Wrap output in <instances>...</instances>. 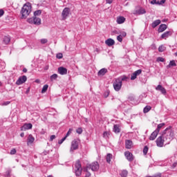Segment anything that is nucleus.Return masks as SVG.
Instances as JSON below:
<instances>
[{
    "instance_id": "f257e3e1",
    "label": "nucleus",
    "mask_w": 177,
    "mask_h": 177,
    "mask_svg": "<svg viewBox=\"0 0 177 177\" xmlns=\"http://www.w3.org/2000/svg\"><path fill=\"white\" fill-rule=\"evenodd\" d=\"M162 136L163 138L165 139L166 145H169V143L174 140V138L175 136L174 130H172V127L169 126V127L166 128L163 131Z\"/></svg>"
},
{
    "instance_id": "f03ea898",
    "label": "nucleus",
    "mask_w": 177,
    "mask_h": 177,
    "mask_svg": "<svg viewBox=\"0 0 177 177\" xmlns=\"http://www.w3.org/2000/svg\"><path fill=\"white\" fill-rule=\"evenodd\" d=\"M31 13V3H27L24 5L21 10L22 19H27V17Z\"/></svg>"
},
{
    "instance_id": "7ed1b4c3",
    "label": "nucleus",
    "mask_w": 177,
    "mask_h": 177,
    "mask_svg": "<svg viewBox=\"0 0 177 177\" xmlns=\"http://www.w3.org/2000/svg\"><path fill=\"white\" fill-rule=\"evenodd\" d=\"M80 143H81V141L80 140V139L73 140L71 144L70 153H74L75 150H78Z\"/></svg>"
},
{
    "instance_id": "20e7f679",
    "label": "nucleus",
    "mask_w": 177,
    "mask_h": 177,
    "mask_svg": "<svg viewBox=\"0 0 177 177\" xmlns=\"http://www.w3.org/2000/svg\"><path fill=\"white\" fill-rule=\"evenodd\" d=\"M75 172L76 176H81V174H82V167H81V162L80 161L75 164Z\"/></svg>"
},
{
    "instance_id": "39448f33",
    "label": "nucleus",
    "mask_w": 177,
    "mask_h": 177,
    "mask_svg": "<svg viewBox=\"0 0 177 177\" xmlns=\"http://www.w3.org/2000/svg\"><path fill=\"white\" fill-rule=\"evenodd\" d=\"M89 169H91V171H97V169H99V163L94 162L84 168V171H89Z\"/></svg>"
},
{
    "instance_id": "423d86ee",
    "label": "nucleus",
    "mask_w": 177,
    "mask_h": 177,
    "mask_svg": "<svg viewBox=\"0 0 177 177\" xmlns=\"http://www.w3.org/2000/svg\"><path fill=\"white\" fill-rule=\"evenodd\" d=\"M113 88L116 92H119V91H121V88L122 87V82H121V80L116 79L113 84Z\"/></svg>"
},
{
    "instance_id": "0eeeda50",
    "label": "nucleus",
    "mask_w": 177,
    "mask_h": 177,
    "mask_svg": "<svg viewBox=\"0 0 177 177\" xmlns=\"http://www.w3.org/2000/svg\"><path fill=\"white\" fill-rule=\"evenodd\" d=\"M156 146H158V147H162L164 146V143L167 145V141L165 140V138H164L162 136H160V137H158L156 139Z\"/></svg>"
},
{
    "instance_id": "6e6552de",
    "label": "nucleus",
    "mask_w": 177,
    "mask_h": 177,
    "mask_svg": "<svg viewBox=\"0 0 177 177\" xmlns=\"http://www.w3.org/2000/svg\"><path fill=\"white\" fill-rule=\"evenodd\" d=\"M70 15V8H65L62 12V20H66L67 17Z\"/></svg>"
},
{
    "instance_id": "1a4fd4ad",
    "label": "nucleus",
    "mask_w": 177,
    "mask_h": 177,
    "mask_svg": "<svg viewBox=\"0 0 177 177\" xmlns=\"http://www.w3.org/2000/svg\"><path fill=\"white\" fill-rule=\"evenodd\" d=\"M28 129H32V124L26 123L21 127V131H28Z\"/></svg>"
},
{
    "instance_id": "9d476101",
    "label": "nucleus",
    "mask_w": 177,
    "mask_h": 177,
    "mask_svg": "<svg viewBox=\"0 0 177 177\" xmlns=\"http://www.w3.org/2000/svg\"><path fill=\"white\" fill-rule=\"evenodd\" d=\"M26 81H27V76L24 75V76L20 77L17 80L16 84H17V85H21V84H24V82H26Z\"/></svg>"
},
{
    "instance_id": "9b49d317",
    "label": "nucleus",
    "mask_w": 177,
    "mask_h": 177,
    "mask_svg": "<svg viewBox=\"0 0 177 177\" xmlns=\"http://www.w3.org/2000/svg\"><path fill=\"white\" fill-rule=\"evenodd\" d=\"M156 91H160V92H161L162 95H167V90L165 89V88H164L162 86H161V84H158L156 87Z\"/></svg>"
},
{
    "instance_id": "f8f14e48",
    "label": "nucleus",
    "mask_w": 177,
    "mask_h": 177,
    "mask_svg": "<svg viewBox=\"0 0 177 177\" xmlns=\"http://www.w3.org/2000/svg\"><path fill=\"white\" fill-rule=\"evenodd\" d=\"M124 156H125L127 160H128V161H130V162L133 161V155L132 154V153H131L129 151H125Z\"/></svg>"
},
{
    "instance_id": "ddd939ff",
    "label": "nucleus",
    "mask_w": 177,
    "mask_h": 177,
    "mask_svg": "<svg viewBox=\"0 0 177 177\" xmlns=\"http://www.w3.org/2000/svg\"><path fill=\"white\" fill-rule=\"evenodd\" d=\"M58 74H60V75H66L67 74V68L60 66L58 68Z\"/></svg>"
},
{
    "instance_id": "4468645a",
    "label": "nucleus",
    "mask_w": 177,
    "mask_h": 177,
    "mask_svg": "<svg viewBox=\"0 0 177 177\" xmlns=\"http://www.w3.org/2000/svg\"><path fill=\"white\" fill-rule=\"evenodd\" d=\"M172 35V32L171 31H166L161 35L162 39H166V38H168Z\"/></svg>"
},
{
    "instance_id": "2eb2a0df",
    "label": "nucleus",
    "mask_w": 177,
    "mask_h": 177,
    "mask_svg": "<svg viewBox=\"0 0 177 177\" xmlns=\"http://www.w3.org/2000/svg\"><path fill=\"white\" fill-rule=\"evenodd\" d=\"M34 140H35V138L32 136V135L30 134L28 136V139H27L28 146L30 145H32V143H34Z\"/></svg>"
},
{
    "instance_id": "dca6fc26",
    "label": "nucleus",
    "mask_w": 177,
    "mask_h": 177,
    "mask_svg": "<svg viewBox=\"0 0 177 177\" xmlns=\"http://www.w3.org/2000/svg\"><path fill=\"white\" fill-rule=\"evenodd\" d=\"M105 44L106 45H107V46H113V45L115 44V41H114V39L109 38L105 41Z\"/></svg>"
},
{
    "instance_id": "f3484780",
    "label": "nucleus",
    "mask_w": 177,
    "mask_h": 177,
    "mask_svg": "<svg viewBox=\"0 0 177 177\" xmlns=\"http://www.w3.org/2000/svg\"><path fill=\"white\" fill-rule=\"evenodd\" d=\"M132 140H126L125 141V147L126 149H132Z\"/></svg>"
},
{
    "instance_id": "a211bd4d",
    "label": "nucleus",
    "mask_w": 177,
    "mask_h": 177,
    "mask_svg": "<svg viewBox=\"0 0 177 177\" xmlns=\"http://www.w3.org/2000/svg\"><path fill=\"white\" fill-rule=\"evenodd\" d=\"M158 135V131L155 130L150 136L149 140H155L156 138H157V136Z\"/></svg>"
},
{
    "instance_id": "6ab92c4d",
    "label": "nucleus",
    "mask_w": 177,
    "mask_h": 177,
    "mask_svg": "<svg viewBox=\"0 0 177 177\" xmlns=\"http://www.w3.org/2000/svg\"><path fill=\"white\" fill-rule=\"evenodd\" d=\"M167 30V25L165 24H161L160 25L158 31V32H164Z\"/></svg>"
},
{
    "instance_id": "aec40b11",
    "label": "nucleus",
    "mask_w": 177,
    "mask_h": 177,
    "mask_svg": "<svg viewBox=\"0 0 177 177\" xmlns=\"http://www.w3.org/2000/svg\"><path fill=\"white\" fill-rule=\"evenodd\" d=\"M116 23H118V24H122L123 23H125V17H118L116 19Z\"/></svg>"
},
{
    "instance_id": "412c9836",
    "label": "nucleus",
    "mask_w": 177,
    "mask_h": 177,
    "mask_svg": "<svg viewBox=\"0 0 177 177\" xmlns=\"http://www.w3.org/2000/svg\"><path fill=\"white\" fill-rule=\"evenodd\" d=\"M33 24L39 26V24H41V19L37 17H33Z\"/></svg>"
},
{
    "instance_id": "4be33fe9",
    "label": "nucleus",
    "mask_w": 177,
    "mask_h": 177,
    "mask_svg": "<svg viewBox=\"0 0 177 177\" xmlns=\"http://www.w3.org/2000/svg\"><path fill=\"white\" fill-rule=\"evenodd\" d=\"M161 24V20L160 19H156L155 20L152 24H151V27L152 28H156L157 26H159V24Z\"/></svg>"
},
{
    "instance_id": "5701e85b",
    "label": "nucleus",
    "mask_w": 177,
    "mask_h": 177,
    "mask_svg": "<svg viewBox=\"0 0 177 177\" xmlns=\"http://www.w3.org/2000/svg\"><path fill=\"white\" fill-rule=\"evenodd\" d=\"M113 132H115V133H120V132H121V129H120V126H118V124H114V126H113Z\"/></svg>"
},
{
    "instance_id": "b1692460",
    "label": "nucleus",
    "mask_w": 177,
    "mask_h": 177,
    "mask_svg": "<svg viewBox=\"0 0 177 177\" xmlns=\"http://www.w3.org/2000/svg\"><path fill=\"white\" fill-rule=\"evenodd\" d=\"M171 67H176V62H175V60L170 61L169 64L167 66V68H171Z\"/></svg>"
},
{
    "instance_id": "393cba45",
    "label": "nucleus",
    "mask_w": 177,
    "mask_h": 177,
    "mask_svg": "<svg viewBox=\"0 0 177 177\" xmlns=\"http://www.w3.org/2000/svg\"><path fill=\"white\" fill-rule=\"evenodd\" d=\"M107 73V68H103L98 71V75H104Z\"/></svg>"
},
{
    "instance_id": "a878e982",
    "label": "nucleus",
    "mask_w": 177,
    "mask_h": 177,
    "mask_svg": "<svg viewBox=\"0 0 177 177\" xmlns=\"http://www.w3.org/2000/svg\"><path fill=\"white\" fill-rule=\"evenodd\" d=\"M145 13H146V10L143 8H140L136 11L135 15H145Z\"/></svg>"
},
{
    "instance_id": "bb28decb",
    "label": "nucleus",
    "mask_w": 177,
    "mask_h": 177,
    "mask_svg": "<svg viewBox=\"0 0 177 177\" xmlns=\"http://www.w3.org/2000/svg\"><path fill=\"white\" fill-rule=\"evenodd\" d=\"M3 42H4V44H6V45H8V44H9V42H10V37L5 36L3 37Z\"/></svg>"
},
{
    "instance_id": "cd10ccee",
    "label": "nucleus",
    "mask_w": 177,
    "mask_h": 177,
    "mask_svg": "<svg viewBox=\"0 0 177 177\" xmlns=\"http://www.w3.org/2000/svg\"><path fill=\"white\" fill-rule=\"evenodd\" d=\"M151 110V106H146L143 109V113L146 114L147 113H149Z\"/></svg>"
},
{
    "instance_id": "c85d7f7f",
    "label": "nucleus",
    "mask_w": 177,
    "mask_h": 177,
    "mask_svg": "<svg viewBox=\"0 0 177 177\" xmlns=\"http://www.w3.org/2000/svg\"><path fill=\"white\" fill-rule=\"evenodd\" d=\"M120 176L122 177H127L128 176V171L127 170H122L120 174Z\"/></svg>"
},
{
    "instance_id": "c756f323",
    "label": "nucleus",
    "mask_w": 177,
    "mask_h": 177,
    "mask_svg": "<svg viewBox=\"0 0 177 177\" xmlns=\"http://www.w3.org/2000/svg\"><path fill=\"white\" fill-rule=\"evenodd\" d=\"M164 125H165V123L159 124L155 131L158 133L160 132V129H161V128H162V127H164Z\"/></svg>"
},
{
    "instance_id": "7c9ffc66",
    "label": "nucleus",
    "mask_w": 177,
    "mask_h": 177,
    "mask_svg": "<svg viewBox=\"0 0 177 177\" xmlns=\"http://www.w3.org/2000/svg\"><path fill=\"white\" fill-rule=\"evenodd\" d=\"M112 157H113V155L111 153H108L106 155V162H109V164H110Z\"/></svg>"
},
{
    "instance_id": "2f4dec72",
    "label": "nucleus",
    "mask_w": 177,
    "mask_h": 177,
    "mask_svg": "<svg viewBox=\"0 0 177 177\" xmlns=\"http://www.w3.org/2000/svg\"><path fill=\"white\" fill-rule=\"evenodd\" d=\"M48 88H49L48 84L44 85L41 89V93H45L48 91Z\"/></svg>"
},
{
    "instance_id": "473e14b6",
    "label": "nucleus",
    "mask_w": 177,
    "mask_h": 177,
    "mask_svg": "<svg viewBox=\"0 0 177 177\" xmlns=\"http://www.w3.org/2000/svg\"><path fill=\"white\" fill-rule=\"evenodd\" d=\"M57 74H53L50 76V81H55V80H57Z\"/></svg>"
},
{
    "instance_id": "72a5a7b5",
    "label": "nucleus",
    "mask_w": 177,
    "mask_h": 177,
    "mask_svg": "<svg viewBox=\"0 0 177 177\" xmlns=\"http://www.w3.org/2000/svg\"><path fill=\"white\" fill-rule=\"evenodd\" d=\"M41 13H42V11L41 10H37L34 12V17L39 16L41 15Z\"/></svg>"
},
{
    "instance_id": "f704fd0d",
    "label": "nucleus",
    "mask_w": 177,
    "mask_h": 177,
    "mask_svg": "<svg viewBox=\"0 0 177 177\" xmlns=\"http://www.w3.org/2000/svg\"><path fill=\"white\" fill-rule=\"evenodd\" d=\"M109 135H110V133L105 131L103 133V138H104V139H107Z\"/></svg>"
},
{
    "instance_id": "c9c22d12",
    "label": "nucleus",
    "mask_w": 177,
    "mask_h": 177,
    "mask_svg": "<svg viewBox=\"0 0 177 177\" xmlns=\"http://www.w3.org/2000/svg\"><path fill=\"white\" fill-rule=\"evenodd\" d=\"M149 151V147L147 146H145L143 149V154L146 156L147 154V152Z\"/></svg>"
},
{
    "instance_id": "e433bc0d",
    "label": "nucleus",
    "mask_w": 177,
    "mask_h": 177,
    "mask_svg": "<svg viewBox=\"0 0 177 177\" xmlns=\"http://www.w3.org/2000/svg\"><path fill=\"white\" fill-rule=\"evenodd\" d=\"M71 132H73V129H69L65 136V138H68V136H70V135H71Z\"/></svg>"
},
{
    "instance_id": "4c0bfd02",
    "label": "nucleus",
    "mask_w": 177,
    "mask_h": 177,
    "mask_svg": "<svg viewBox=\"0 0 177 177\" xmlns=\"http://www.w3.org/2000/svg\"><path fill=\"white\" fill-rule=\"evenodd\" d=\"M156 62H161L162 63H164V62H165V59L163 57H158L156 59Z\"/></svg>"
},
{
    "instance_id": "58836bf2",
    "label": "nucleus",
    "mask_w": 177,
    "mask_h": 177,
    "mask_svg": "<svg viewBox=\"0 0 177 177\" xmlns=\"http://www.w3.org/2000/svg\"><path fill=\"white\" fill-rule=\"evenodd\" d=\"M117 80H119L121 81V82H122V81H127V80H128V77L127 76H123L122 77H119Z\"/></svg>"
},
{
    "instance_id": "ea45409f",
    "label": "nucleus",
    "mask_w": 177,
    "mask_h": 177,
    "mask_svg": "<svg viewBox=\"0 0 177 177\" xmlns=\"http://www.w3.org/2000/svg\"><path fill=\"white\" fill-rule=\"evenodd\" d=\"M134 74L138 77V75H140L142 74V69H139L134 72Z\"/></svg>"
},
{
    "instance_id": "a19ab883",
    "label": "nucleus",
    "mask_w": 177,
    "mask_h": 177,
    "mask_svg": "<svg viewBox=\"0 0 177 177\" xmlns=\"http://www.w3.org/2000/svg\"><path fill=\"white\" fill-rule=\"evenodd\" d=\"M28 23H30V24H34V17L32 18H29L27 19Z\"/></svg>"
},
{
    "instance_id": "79ce46f5",
    "label": "nucleus",
    "mask_w": 177,
    "mask_h": 177,
    "mask_svg": "<svg viewBox=\"0 0 177 177\" xmlns=\"http://www.w3.org/2000/svg\"><path fill=\"white\" fill-rule=\"evenodd\" d=\"M165 50V47L164 46H160L158 48V51L159 52H164Z\"/></svg>"
},
{
    "instance_id": "37998d69",
    "label": "nucleus",
    "mask_w": 177,
    "mask_h": 177,
    "mask_svg": "<svg viewBox=\"0 0 177 177\" xmlns=\"http://www.w3.org/2000/svg\"><path fill=\"white\" fill-rule=\"evenodd\" d=\"M56 57H57V59H63V54L58 53V54H57Z\"/></svg>"
},
{
    "instance_id": "c03bdc74",
    "label": "nucleus",
    "mask_w": 177,
    "mask_h": 177,
    "mask_svg": "<svg viewBox=\"0 0 177 177\" xmlns=\"http://www.w3.org/2000/svg\"><path fill=\"white\" fill-rule=\"evenodd\" d=\"M164 3H165V0H161L160 1H158L157 5H164Z\"/></svg>"
},
{
    "instance_id": "a18cd8bd",
    "label": "nucleus",
    "mask_w": 177,
    "mask_h": 177,
    "mask_svg": "<svg viewBox=\"0 0 177 177\" xmlns=\"http://www.w3.org/2000/svg\"><path fill=\"white\" fill-rule=\"evenodd\" d=\"M136 74L133 73L132 75H131V81H133L134 80H136Z\"/></svg>"
},
{
    "instance_id": "49530a36",
    "label": "nucleus",
    "mask_w": 177,
    "mask_h": 177,
    "mask_svg": "<svg viewBox=\"0 0 177 177\" xmlns=\"http://www.w3.org/2000/svg\"><path fill=\"white\" fill-rule=\"evenodd\" d=\"M66 139H67V138L66 137H64L62 139H61L60 140L58 141V144L62 145V143H63V142H64V140H66Z\"/></svg>"
},
{
    "instance_id": "de8ad7c7",
    "label": "nucleus",
    "mask_w": 177,
    "mask_h": 177,
    "mask_svg": "<svg viewBox=\"0 0 177 177\" xmlns=\"http://www.w3.org/2000/svg\"><path fill=\"white\" fill-rule=\"evenodd\" d=\"M117 39L119 42H122V35L118 36Z\"/></svg>"
},
{
    "instance_id": "09e8293b",
    "label": "nucleus",
    "mask_w": 177,
    "mask_h": 177,
    "mask_svg": "<svg viewBox=\"0 0 177 177\" xmlns=\"http://www.w3.org/2000/svg\"><path fill=\"white\" fill-rule=\"evenodd\" d=\"M77 133H79V135H81V133H82V128H78L76 130Z\"/></svg>"
},
{
    "instance_id": "8fccbe9b",
    "label": "nucleus",
    "mask_w": 177,
    "mask_h": 177,
    "mask_svg": "<svg viewBox=\"0 0 177 177\" xmlns=\"http://www.w3.org/2000/svg\"><path fill=\"white\" fill-rule=\"evenodd\" d=\"M11 172L12 171H7L6 172V174H5V176L6 177H10V174H11Z\"/></svg>"
},
{
    "instance_id": "3c124183",
    "label": "nucleus",
    "mask_w": 177,
    "mask_h": 177,
    "mask_svg": "<svg viewBox=\"0 0 177 177\" xmlns=\"http://www.w3.org/2000/svg\"><path fill=\"white\" fill-rule=\"evenodd\" d=\"M41 44H46L48 42V39H41L40 40Z\"/></svg>"
},
{
    "instance_id": "603ef678",
    "label": "nucleus",
    "mask_w": 177,
    "mask_h": 177,
    "mask_svg": "<svg viewBox=\"0 0 177 177\" xmlns=\"http://www.w3.org/2000/svg\"><path fill=\"white\" fill-rule=\"evenodd\" d=\"M157 3H158L157 0H151V1H150V3H151V5H157Z\"/></svg>"
},
{
    "instance_id": "864d4df0",
    "label": "nucleus",
    "mask_w": 177,
    "mask_h": 177,
    "mask_svg": "<svg viewBox=\"0 0 177 177\" xmlns=\"http://www.w3.org/2000/svg\"><path fill=\"white\" fill-rule=\"evenodd\" d=\"M54 139H56V136L52 135L50 138V142H52L54 140Z\"/></svg>"
},
{
    "instance_id": "5fc2aeb1",
    "label": "nucleus",
    "mask_w": 177,
    "mask_h": 177,
    "mask_svg": "<svg viewBox=\"0 0 177 177\" xmlns=\"http://www.w3.org/2000/svg\"><path fill=\"white\" fill-rule=\"evenodd\" d=\"M3 15H5V11H3V10L1 9L0 10V17H2V16H3Z\"/></svg>"
},
{
    "instance_id": "6e6d98bb",
    "label": "nucleus",
    "mask_w": 177,
    "mask_h": 177,
    "mask_svg": "<svg viewBox=\"0 0 177 177\" xmlns=\"http://www.w3.org/2000/svg\"><path fill=\"white\" fill-rule=\"evenodd\" d=\"M10 154H11V155L16 154V149H12L10 151Z\"/></svg>"
},
{
    "instance_id": "4d7b16f0",
    "label": "nucleus",
    "mask_w": 177,
    "mask_h": 177,
    "mask_svg": "<svg viewBox=\"0 0 177 177\" xmlns=\"http://www.w3.org/2000/svg\"><path fill=\"white\" fill-rule=\"evenodd\" d=\"M88 171H89V170L85 171V172H86V177H89V176H91V173H90Z\"/></svg>"
},
{
    "instance_id": "13d9d810",
    "label": "nucleus",
    "mask_w": 177,
    "mask_h": 177,
    "mask_svg": "<svg viewBox=\"0 0 177 177\" xmlns=\"http://www.w3.org/2000/svg\"><path fill=\"white\" fill-rule=\"evenodd\" d=\"M10 104V102L7 101V102H3V106H8V104Z\"/></svg>"
},
{
    "instance_id": "bf43d9fd",
    "label": "nucleus",
    "mask_w": 177,
    "mask_h": 177,
    "mask_svg": "<svg viewBox=\"0 0 177 177\" xmlns=\"http://www.w3.org/2000/svg\"><path fill=\"white\" fill-rule=\"evenodd\" d=\"M106 3H112L113 0H106Z\"/></svg>"
},
{
    "instance_id": "052dcab7",
    "label": "nucleus",
    "mask_w": 177,
    "mask_h": 177,
    "mask_svg": "<svg viewBox=\"0 0 177 177\" xmlns=\"http://www.w3.org/2000/svg\"><path fill=\"white\" fill-rule=\"evenodd\" d=\"M122 37H127V32H124L122 33Z\"/></svg>"
},
{
    "instance_id": "680f3d73",
    "label": "nucleus",
    "mask_w": 177,
    "mask_h": 177,
    "mask_svg": "<svg viewBox=\"0 0 177 177\" xmlns=\"http://www.w3.org/2000/svg\"><path fill=\"white\" fill-rule=\"evenodd\" d=\"M20 136H21V138H24V133H21L20 134Z\"/></svg>"
},
{
    "instance_id": "e2e57ef3",
    "label": "nucleus",
    "mask_w": 177,
    "mask_h": 177,
    "mask_svg": "<svg viewBox=\"0 0 177 177\" xmlns=\"http://www.w3.org/2000/svg\"><path fill=\"white\" fill-rule=\"evenodd\" d=\"M23 72H24V73H27V68H24L23 69Z\"/></svg>"
},
{
    "instance_id": "0e129e2a",
    "label": "nucleus",
    "mask_w": 177,
    "mask_h": 177,
    "mask_svg": "<svg viewBox=\"0 0 177 177\" xmlns=\"http://www.w3.org/2000/svg\"><path fill=\"white\" fill-rule=\"evenodd\" d=\"M35 82H37V83L39 82V80H36Z\"/></svg>"
},
{
    "instance_id": "69168bd1",
    "label": "nucleus",
    "mask_w": 177,
    "mask_h": 177,
    "mask_svg": "<svg viewBox=\"0 0 177 177\" xmlns=\"http://www.w3.org/2000/svg\"><path fill=\"white\" fill-rule=\"evenodd\" d=\"M47 177H54V176L52 175H50V176H48Z\"/></svg>"
},
{
    "instance_id": "338daca9",
    "label": "nucleus",
    "mask_w": 177,
    "mask_h": 177,
    "mask_svg": "<svg viewBox=\"0 0 177 177\" xmlns=\"http://www.w3.org/2000/svg\"><path fill=\"white\" fill-rule=\"evenodd\" d=\"M0 86H2V82H0Z\"/></svg>"
},
{
    "instance_id": "774afa93",
    "label": "nucleus",
    "mask_w": 177,
    "mask_h": 177,
    "mask_svg": "<svg viewBox=\"0 0 177 177\" xmlns=\"http://www.w3.org/2000/svg\"><path fill=\"white\" fill-rule=\"evenodd\" d=\"M42 133H45V131H42Z\"/></svg>"
}]
</instances>
